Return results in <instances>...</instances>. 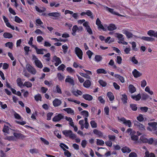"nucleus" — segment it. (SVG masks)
<instances>
[{"label":"nucleus","mask_w":157,"mask_h":157,"mask_svg":"<svg viewBox=\"0 0 157 157\" xmlns=\"http://www.w3.org/2000/svg\"><path fill=\"white\" fill-rule=\"evenodd\" d=\"M117 29V27L115 25L113 24H110L108 27V30L110 31H113Z\"/></svg>","instance_id":"obj_23"},{"label":"nucleus","mask_w":157,"mask_h":157,"mask_svg":"<svg viewBox=\"0 0 157 157\" xmlns=\"http://www.w3.org/2000/svg\"><path fill=\"white\" fill-rule=\"evenodd\" d=\"M13 135L14 136V137L15 138L16 140L17 139L22 137L23 136L22 134L17 133H14Z\"/></svg>","instance_id":"obj_42"},{"label":"nucleus","mask_w":157,"mask_h":157,"mask_svg":"<svg viewBox=\"0 0 157 157\" xmlns=\"http://www.w3.org/2000/svg\"><path fill=\"white\" fill-rule=\"evenodd\" d=\"M63 117V116L61 114L56 115L53 118L52 121L55 122H58Z\"/></svg>","instance_id":"obj_13"},{"label":"nucleus","mask_w":157,"mask_h":157,"mask_svg":"<svg viewBox=\"0 0 157 157\" xmlns=\"http://www.w3.org/2000/svg\"><path fill=\"white\" fill-rule=\"evenodd\" d=\"M104 144V142L101 140L97 139V144L98 145H102Z\"/></svg>","instance_id":"obj_51"},{"label":"nucleus","mask_w":157,"mask_h":157,"mask_svg":"<svg viewBox=\"0 0 157 157\" xmlns=\"http://www.w3.org/2000/svg\"><path fill=\"white\" fill-rule=\"evenodd\" d=\"M75 52L80 59H82L83 52L82 50L79 48L76 47L75 48Z\"/></svg>","instance_id":"obj_8"},{"label":"nucleus","mask_w":157,"mask_h":157,"mask_svg":"<svg viewBox=\"0 0 157 157\" xmlns=\"http://www.w3.org/2000/svg\"><path fill=\"white\" fill-rule=\"evenodd\" d=\"M131 98L136 101H138L140 99L141 97L140 95L139 94L136 95H132Z\"/></svg>","instance_id":"obj_31"},{"label":"nucleus","mask_w":157,"mask_h":157,"mask_svg":"<svg viewBox=\"0 0 157 157\" xmlns=\"http://www.w3.org/2000/svg\"><path fill=\"white\" fill-rule=\"evenodd\" d=\"M107 96L110 101H112L114 99V96L113 93L110 92H109L107 93Z\"/></svg>","instance_id":"obj_30"},{"label":"nucleus","mask_w":157,"mask_h":157,"mask_svg":"<svg viewBox=\"0 0 157 157\" xmlns=\"http://www.w3.org/2000/svg\"><path fill=\"white\" fill-rule=\"evenodd\" d=\"M121 150L123 153H129L131 151L129 148L126 146L123 147Z\"/></svg>","instance_id":"obj_22"},{"label":"nucleus","mask_w":157,"mask_h":157,"mask_svg":"<svg viewBox=\"0 0 157 157\" xmlns=\"http://www.w3.org/2000/svg\"><path fill=\"white\" fill-rule=\"evenodd\" d=\"M52 61L54 63L55 66H57L62 63L60 59L56 56H54L52 58Z\"/></svg>","instance_id":"obj_10"},{"label":"nucleus","mask_w":157,"mask_h":157,"mask_svg":"<svg viewBox=\"0 0 157 157\" xmlns=\"http://www.w3.org/2000/svg\"><path fill=\"white\" fill-rule=\"evenodd\" d=\"M104 9L106 11H108L110 13L112 14L115 15H117L119 16H121V15H120V14L118 13L115 11L114 9L111 8H109L108 7L104 6Z\"/></svg>","instance_id":"obj_11"},{"label":"nucleus","mask_w":157,"mask_h":157,"mask_svg":"<svg viewBox=\"0 0 157 157\" xmlns=\"http://www.w3.org/2000/svg\"><path fill=\"white\" fill-rule=\"evenodd\" d=\"M96 24L98 26V29H101L104 30V28L102 24H101V22L98 18L97 19Z\"/></svg>","instance_id":"obj_19"},{"label":"nucleus","mask_w":157,"mask_h":157,"mask_svg":"<svg viewBox=\"0 0 157 157\" xmlns=\"http://www.w3.org/2000/svg\"><path fill=\"white\" fill-rule=\"evenodd\" d=\"M157 123L156 122H152L148 123V126L147 127V129L150 131H155L157 129L156 127Z\"/></svg>","instance_id":"obj_2"},{"label":"nucleus","mask_w":157,"mask_h":157,"mask_svg":"<svg viewBox=\"0 0 157 157\" xmlns=\"http://www.w3.org/2000/svg\"><path fill=\"white\" fill-rule=\"evenodd\" d=\"M62 48L64 53H66L67 51L68 47L66 44H64L62 46Z\"/></svg>","instance_id":"obj_57"},{"label":"nucleus","mask_w":157,"mask_h":157,"mask_svg":"<svg viewBox=\"0 0 157 157\" xmlns=\"http://www.w3.org/2000/svg\"><path fill=\"white\" fill-rule=\"evenodd\" d=\"M122 59L121 57L119 56H117V57L116 62L118 64H121V63Z\"/></svg>","instance_id":"obj_62"},{"label":"nucleus","mask_w":157,"mask_h":157,"mask_svg":"<svg viewBox=\"0 0 157 157\" xmlns=\"http://www.w3.org/2000/svg\"><path fill=\"white\" fill-rule=\"evenodd\" d=\"M126 132L127 133H130V135L131 136L132 140L134 141H137L138 140V137L137 136L134 135V134L136 133V132L134 131L129 128L127 130Z\"/></svg>","instance_id":"obj_4"},{"label":"nucleus","mask_w":157,"mask_h":157,"mask_svg":"<svg viewBox=\"0 0 157 157\" xmlns=\"http://www.w3.org/2000/svg\"><path fill=\"white\" fill-rule=\"evenodd\" d=\"M132 74L135 78H138L142 75V74L136 69L132 71Z\"/></svg>","instance_id":"obj_15"},{"label":"nucleus","mask_w":157,"mask_h":157,"mask_svg":"<svg viewBox=\"0 0 157 157\" xmlns=\"http://www.w3.org/2000/svg\"><path fill=\"white\" fill-rule=\"evenodd\" d=\"M140 140L143 143H146L148 141L146 136L144 135L142 136L140 138Z\"/></svg>","instance_id":"obj_37"},{"label":"nucleus","mask_w":157,"mask_h":157,"mask_svg":"<svg viewBox=\"0 0 157 157\" xmlns=\"http://www.w3.org/2000/svg\"><path fill=\"white\" fill-rule=\"evenodd\" d=\"M134 125H136L137 127L141 131L145 130L144 126L142 124L138 123L137 121H135Z\"/></svg>","instance_id":"obj_17"},{"label":"nucleus","mask_w":157,"mask_h":157,"mask_svg":"<svg viewBox=\"0 0 157 157\" xmlns=\"http://www.w3.org/2000/svg\"><path fill=\"white\" fill-rule=\"evenodd\" d=\"M118 119L120 122L128 126V127H130L132 126V123L130 120H127L123 117H118Z\"/></svg>","instance_id":"obj_3"},{"label":"nucleus","mask_w":157,"mask_h":157,"mask_svg":"<svg viewBox=\"0 0 157 157\" xmlns=\"http://www.w3.org/2000/svg\"><path fill=\"white\" fill-rule=\"evenodd\" d=\"M65 119L68 121L69 122V124L71 126H73L74 124V122L73 121L72 119L70 117H66Z\"/></svg>","instance_id":"obj_36"},{"label":"nucleus","mask_w":157,"mask_h":157,"mask_svg":"<svg viewBox=\"0 0 157 157\" xmlns=\"http://www.w3.org/2000/svg\"><path fill=\"white\" fill-rule=\"evenodd\" d=\"M5 139L9 141L16 140L15 138L13 136H6L5 137Z\"/></svg>","instance_id":"obj_43"},{"label":"nucleus","mask_w":157,"mask_h":157,"mask_svg":"<svg viewBox=\"0 0 157 157\" xmlns=\"http://www.w3.org/2000/svg\"><path fill=\"white\" fill-rule=\"evenodd\" d=\"M3 36L4 38L8 39L11 38L13 37L12 34L8 33H4Z\"/></svg>","instance_id":"obj_32"},{"label":"nucleus","mask_w":157,"mask_h":157,"mask_svg":"<svg viewBox=\"0 0 157 157\" xmlns=\"http://www.w3.org/2000/svg\"><path fill=\"white\" fill-rule=\"evenodd\" d=\"M91 85V82L90 81L88 80H86L84 83L83 86L86 88H88Z\"/></svg>","instance_id":"obj_28"},{"label":"nucleus","mask_w":157,"mask_h":157,"mask_svg":"<svg viewBox=\"0 0 157 157\" xmlns=\"http://www.w3.org/2000/svg\"><path fill=\"white\" fill-rule=\"evenodd\" d=\"M130 58L133 63L135 64H138V61L135 56L131 57Z\"/></svg>","instance_id":"obj_47"},{"label":"nucleus","mask_w":157,"mask_h":157,"mask_svg":"<svg viewBox=\"0 0 157 157\" xmlns=\"http://www.w3.org/2000/svg\"><path fill=\"white\" fill-rule=\"evenodd\" d=\"M14 20L15 22L18 23H21L23 22V21L17 16H15L14 17Z\"/></svg>","instance_id":"obj_46"},{"label":"nucleus","mask_w":157,"mask_h":157,"mask_svg":"<svg viewBox=\"0 0 157 157\" xmlns=\"http://www.w3.org/2000/svg\"><path fill=\"white\" fill-rule=\"evenodd\" d=\"M97 72L98 74H106L107 73L106 71L103 69H98L97 70Z\"/></svg>","instance_id":"obj_39"},{"label":"nucleus","mask_w":157,"mask_h":157,"mask_svg":"<svg viewBox=\"0 0 157 157\" xmlns=\"http://www.w3.org/2000/svg\"><path fill=\"white\" fill-rule=\"evenodd\" d=\"M93 132L95 134L98 135V137H101L103 135V134L101 132L97 129L94 130Z\"/></svg>","instance_id":"obj_35"},{"label":"nucleus","mask_w":157,"mask_h":157,"mask_svg":"<svg viewBox=\"0 0 157 157\" xmlns=\"http://www.w3.org/2000/svg\"><path fill=\"white\" fill-rule=\"evenodd\" d=\"M128 89L130 92L132 94L136 91L135 87L132 85H130L128 86Z\"/></svg>","instance_id":"obj_24"},{"label":"nucleus","mask_w":157,"mask_h":157,"mask_svg":"<svg viewBox=\"0 0 157 157\" xmlns=\"http://www.w3.org/2000/svg\"><path fill=\"white\" fill-rule=\"evenodd\" d=\"M145 154V157H155V155L153 153H151L149 154L148 151H146Z\"/></svg>","instance_id":"obj_38"},{"label":"nucleus","mask_w":157,"mask_h":157,"mask_svg":"<svg viewBox=\"0 0 157 157\" xmlns=\"http://www.w3.org/2000/svg\"><path fill=\"white\" fill-rule=\"evenodd\" d=\"M34 98L35 100L36 101H41V97L40 94H37L35 96Z\"/></svg>","instance_id":"obj_60"},{"label":"nucleus","mask_w":157,"mask_h":157,"mask_svg":"<svg viewBox=\"0 0 157 157\" xmlns=\"http://www.w3.org/2000/svg\"><path fill=\"white\" fill-rule=\"evenodd\" d=\"M98 82L100 85L104 87L106 85V83L105 82L103 81L102 80H99Z\"/></svg>","instance_id":"obj_63"},{"label":"nucleus","mask_w":157,"mask_h":157,"mask_svg":"<svg viewBox=\"0 0 157 157\" xmlns=\"http://www.w3.org/2000/svg\"><path fill=\"white\" fill-rule=\"evenodd\" d=\"M16 82L17 85L19 87H21L22 86H23V84L21 81V78H18Z\"/></svg>","instance_id":"obj_44"},{"label":"nucleus","mask_w":157,"mask_h":157,"mask_svg":"<svg viewBox=\"0 0 157 157\" xmlns=\"http://www.w3.org/2000/svg\"><path fill=\"white\" fill-rule=\"evenodd\" d=\"M122 33L125 34L128 38H131L133 37V35L127 29L122 30Z\"/></svg>","instance_id":"obj_12"},{"label":"nucleus","mask_w":157,"mask_h":157,"mask_svg":"<svg viewBox=\"0 0 157 157\" xmlns=\"http://www.w3.org/2000/svg\"><path fill=\"white\" fill-rule=\"evenodd\" d=\"M147 34L151 36H154L157 38V31L150 30L147 32Z\"/></svg>","instance_id":"obj_14"},{"label":"nucleus","mask_w":157,"mask_h":157,"mask_svg":"<svg viewBox=\"0 0 157 157\" xmlns=\"http://www.w3.org/2000/svg\"><path fill=\"white\" fill-rule=\"evenodd\" d=\"M63 134L65 136L69 137L72 139H75L76 137L75 135L70 130H65L63 131Z\"/></svg>","instance_id":"obj_5"},{"label":"nucleus","mask_w":157,"mask_h":157,"mask_svg":"<svg viewBox=\"0 0 157 157\" xmlns=\"http://www.w3.org/2000/svg\"><path fill=\"white\" fill-rule=\"evenodd\" d=\"M65 82H69L71 84L74 85V81L72 78H71L69 76H67V78L65 79Z\"/></svg>","instance_id":"obj_18"},{"label":"nucleus","mask_w":157,"mask_h":157,"mask_svg":"<svg viewBox=\"0 0 157 157\" xmlns=\"http://www.w3.org/2000/svg\"><path fill=\"white\" fill-rule=\"evenodd\" d=\"M86 14L88 16L90 17L91 18H93V16L92 15V12L90 10L86 11Z\"/></svg>","instance_id":"obj_58"},{"label":"nucleus","mask_w":157,"mask_h":157,"mask_svg":"<svg viewBox=\"0 0 157 157\" xmlns=\"http://www.w3.org/2000/svg\"><path fill=\"white\" fill-rule=\"evenodd\" d=\"M56 90L57 93L60 94H61L62 93V92L60 87L58 85H57L56 86Z\"/></svg>","instance_id":"obj_59"},{"label":"nucleus","mask_w":157,"mask_h":157,"mask_svg":"<svg viewBox=\"0 0 157 157\" xmlns=\"http://www.w3.org/2000/svg\"><path fill=\"white\" fill-rule=\"evenodd\" d=\"M129 157H137L136 154L134 152H132L129 155Z\"/></svg>","instance_id":"obj_64"},{"label":"nucleus","mask_w":157,"mask_h":157,"mask_svg":"<svg viewBox=\"0 0 157 157\" xmlns=\"http://www.w3.org/2000/svg\"><path fill=\"white\" fill-rule=\"evenodd\" d=\"M6 46L10 49H12L13 48V44L12 42H8L6 43Z\"/></svg>","instance_id":"obj_61"},{"label":"nucleus","mask_w":157,"mask_h":157,"mask_svg":"<svg viewBox=\"0 0 157 157\" xmlns=\"http://www.w3.org/2000/svg\"><path fill=\"white\" fill-rule=\"evenodd\" d=\"M33 47L36 50V52L37 54H44V49H38L36 45H33Z\"/></svg>","instance_id":"obj_20"},{"label":"nucleus","mask_w":157,"mask_h":157,"mask_svg":"<svg viewBox=\"0 0 157 157\" xmlns=\"http://www.w3.org/2000/svg\"><path fill=\"white\" fill-rule=\"evenodd\" d=\"M32 84L29 82H25L23 84V86H26L28 88L31 87Z\"/></svg>","instance_id":"obj_49"},{"label":"nucleus","mask_w":157,"mask_h":157,"mask_svg":"<svg viewBox=\"0 0 157 157\" xmlns=\"http://www.w3.org/2000/svg\"><path fill=\"white\" fill-rule=\"evenodd\" d=\"M35 8L36 10L39 13H42L45 10V9L44 8H39L37 6H35Z\"/></svg>","instance_id":"obj_45"},{"label":"nucleus","mask_w":157,"mask_h":157,"mask_svg":"<svg viewBox=\"0 0 157 157\" xmlns=\"http://www.w3.org/2000/svg\"><path fill=\"white\" fill-rule=\"evenodd\" d=\"M50 16H53L55 17H58L60 16V13H51L48 14Z\"/></svg>","instance_id":"obj_40"},{"label":"nucleus","mask_w":157,"mask_h":157,"mask_svg":"<svg viewBox=\"0 0 157 157\" xmlns=\"http://www.w3.org/2000/svg\"><path fill=\"white\" fill-rule=\"evenodd\" d=\"M102 57L99 55H96L95 57V60L96 62H99L102 59Z\"/></svg>","instance_id":"obj_50"},{"label":"nucleus","mask_w":157,"mask_h":157,"mask_svg":"<svg viewBox=\"0 0 157 157\" xmlns=\"http://www.w3.org/2000/svg\"><path fill=\"white\" fill-rule=\"evenodd\" d=\"M79 74L80 75H81L82 76L88 79H90V77L88 75H87L86 74H84L83 73L80 72L79 73Z\"/></svg>","instance_id":"obj_52"},{"label":"nucleus","mask_w":157,"mask_h":157,"mask_svg":"<svg viewBox=\"0 0 157 157\" xmlns=\"http://www.w3.org/2000/svg\"><path fill=\"white\" fill-rule=\"evenodd\" d=\"M32 59L34 61L36 66L38 67L42 68L43 67V65L41 62L35 56L33 55Z\"/></svg>","instance_id":"obj_6"},{"label":"nucleus","mask_w":157,"mask_h":157,"mask_svg":"<svg viewBox=\"0 0 157 157\" xmlns=\"http://www.w3.org/2000/svg\"><path fill=\"white\" fill-rule=\"evenodd\" d=\"M90 124L92 128H96L97 127L96 123L94 121H92L90 122Z\"/></svg>","instance_id":"obj_56"},{"label":"nucleus","mask_w":157,"mask_h":157,"mask_svg":"<svg viewBox=\"0 0 157 157\" xmlns=\"http://www.w3.org/2000/svg\"><path fill=\"white\" fill-rule=\"evenodd\" d=\"M57 76L58 79L60 81L63 80L64 78V75L60 73H58L57 74Z\"/></svg>","instance_id":"obj_29"},{"label":"nucleus","mask_w":157,"mask_h":157,"mask_svg":"<svg viewBox=\"0 0 157 157\" xmlns=\"http://www.w3.org/2000/svg\"><path fill=\"white\" fill-rule=\"evenodd\" d=\"M145 90L151 95H152L153 94V92L150 90V88L148 86H147L146 87L145 89Z\"/></svg>","instance_id":"obj_34"},{"label":"nucleus","mask_w":157,"mask_h":157,"mask_svg":"<svg viewBox=\"0 0 157 157\" xmlns=\"http://www.w3.org/2000/svg\"><path fill=\"white\" fill-rule=\"evenodd\" d=\"M115 36L117 38L119 39H124V36L121 34L116 33L115 34Z\"/></svg>","instance_id":"obj_41"},{"label":"nucleus","mask_w":157,"mask_h":157,"mask_svg":"<svg viewBox=\"0 0 157 157\" xmlns=\"http://www.w3.org/2000/svg\"><path fill=\"white\" fill-rule=\"evenodd\" d=\"M14 117L16 119L19 121H16V122L21 125H24L26 124V122L23 121V118L18 113H15L14 114Z\"/></svg>","instance_id":"obj_1"},{"label":"nucleus","mask_w":157,"mask_h":157,"mask_svg":"<svg viewBox=\"0 0 157 157\" xmlns=\"http://www.w3.org/2000/svg\"><path fill=\"white\" fill-rule=\"evenodd\" d=\"M72 93L74 95L76 96H78V95H81L82 94V92L79 90H77L73 91Z\"/></svg>","instance_id":"obj_33"},{"label":"nucleus","mask_w":157,"mask_h":157,"mask_svg":"<svg viewBox=\"0 0 157 157\" xmlns=\"http://www.w3.org/2000/svg\"><path fill=\"white\" fill-rule=\"evenodd\" d=\"M82 30V28H79L77 25H74L72 28V34L73 36H75L76 34V33H79L81 32Z\"/></svg>","instance_id":"obj_9"},{"label":"nucleus","mask_w":157,"mask_h":157,"mask_svg":"<svg viewBox=\"0 0 157 157\" xmlns=\"http://www.w3.org/2000/svg\"><path fill=\"white\" fill-rule=\"evenodd\" d=\"M66 67L65 66V65L63 64H61L58 67V70H61L62 71H63L64 70L65 68Z\"/></svg>","instance_id":"obj_53"},{"label":"nucleus","mask_w":157,"mask_h":157,"mask_svg":"<svg viewBox=\"0 0 157 157\" xmlns=\"http://www.w3.org/2000/svg\"><path fill=\"white\" fill-rule=\"evenodd\" d=\"M26 68L28 71L33 75H35L36 73V71L35 68L33 67L29 64H27L26 66Z\"/></svg>","instance_id":"obj_7"},{"label":"nucleus","mask_w":157,"mask_h":157,"mask_svg":"<svg viewBox=\"0 0 157 157\" xmlns=\"http://www.w3.org/2000/svg\"><path fill=\"white\" fill-rule=\"evenodd\" d=\"M82 97L84 99L88 101H91L93 99V97L91 95L88 94L83 95Z\"/></svg>","instance_id":"obj_27"},{"label":"nucleus","mask_w":157,"mask_h":157,"mask_svg":"<svg viewBox=\"0 0 157 157\" xmlns=\"http://www.w3.org/2000/svg\"><path fill=\"white\" fill-rule=\"evenodd\" d=\"M61 101L58 98H55L53 101V105L55 107L59 106L61 104Z\"/></svg>","instance_id":"obj_16"},{"label":"nucleus","mask_w":157,"mask_h":157,"mask_svg":"<svg viewBox=\"0 0 157 157\" xmlns=\"http://www.w3.org/2000/svg\"><path fill=\"white\" fill-rule=\"evenodd\" d=\"M141 39L143 40L147 41L152 42L154 41L155 40L154 38L148 36H142L141 38Z\"/></svg>","instance_id":"obj_21"},{"label":"nucleus","mask_w":157,"mask_h":157,"mask_svg":"<svg viewBox=\"0 0 157 157\" xmlns=\"http://www.w3.org/2000/svg\"><path fill=\"white\" fill-rule=\"evenodd\" d=\"M63 110L67 112L68 113L72 114L74 113V111L71 108H67L64 109Z\"/></svg>","instance_id":"obj_54"},{"label":"nucleus","mask_w":157,"mask_h":157,"mask_svg":"<svg viewBox=\"0 0 157 157\" xmlns=\"http://www.w3.org/2000/svg\"><path fill=\"white\" fill-rule=\"evenodd\" d=\"M131 50V48L130 47V46H129L128 47L125 48L124 50V51L126 54H128L130 53V51Z\"/></svg>","instance_id":"obj_55"},{"label":"nucleus","mask_w":157,"mask_h":157,"mask_svg":"<svg viewBox=\"0 0 157 157\" xmlns=\"http://www.w3.org/2000/svg\"><path fill=\"white\" fill-rule=\"evenodd\" d=\"M130 43L132 45V50L135 51H137V49L136 48V45L135 42H132Z\"/></svg>","instance_id":"obj_48"},{"label":"nucleus","mask_w":157,"mask_h":157,"mask_svg":"<svg viewBox=\"0 0 157 157\" xmlns=\"http://www.w3.org/2000/svg\"><path fill=\"white\" fill-rule=\"evenodd\" d=\"M8 125H10V124L8 123H6V124L4 125L3 131L5 133H9V129Z\"/></svg>","instance_id":"obj_26"},{"label":"nucleus","mask_w":157,"mask_h":157,"mask_svg":"<svg viewBox=\"0 0 157 157\" xmlns=\"http://www.w3.org/2000/svg\"><path fill=\"white\" fill-rule=\"evenodd\" d=\"M121 99L122 102L124 103H125L127 102V101L128 100V98L126 95L125 94H123L121 95Z\"/></svg>","instance_id":"obj_25"}]
</instances>
